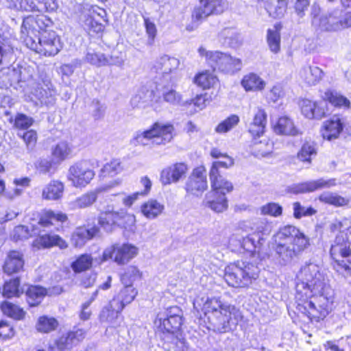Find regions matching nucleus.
I'll return each instance as SVG.
<instances>
[{
    "label": "nucleus",
    "instance_id": "obj_1",
    "mask_svg": "<svg viewBox=\"0 0 351 351\" xmlns=\"http://www.w3.org/2000/svg\"><path fill=\"white\" fill-rule=\"evenodd\" d=\"M295 286V308L298 313L316 322L330 312L332 291L318 265L310 263L304 266L298 275Z\"/></svg>",
    "mask_w": 351,
    "mask_h": 351
},
{
    "label": "nucleus",
    "instance_id": "obj_2",
    "mask_svg": "<svg viewBox=\"0 0 351 351\" xmlns=\"http://www.w3.org/2000/svg\"><path fill=\"white\" fill-rule=\"evenodd\" d=\"M193 307L197 311L201 310L209 323L219 332H225L230 322H237L241 317V312L234 305L217 298H197L193 302Z\"/></svg>",
    "mask_w": 351,
    "mask_h": 351
},
{
    "label": "nucleus",
    "instance_id": "obj_3",
    "mask_svg": "<svg viewBox=\"0 0 351 351\" xmlns=\"http://www.w3.org/2000/svg\"><path fill=\"white\" fill-rule=\"evenodd\" d=\"M173 136L174 127L173 125L156 122L149 129L137 132L132 142L134 145L152 147L165 145L172 141Z\"/></svg>",
    "mask_w": 351,
    "mask_h": 351
},
{
    "label": "nucleus",
    "instance_id": "obj_4",
    "mask_svg": "<svg viewBox=\"0 0 351 351\" xmlns=\"http://www.w3.org/2000/svg\"><path fill=\"white\" fill-rule=\"evenodd\" d=\"M258 268L252 263L238 261L225 269L224 280L229 286L245 287L258 277Z\"/></svg>",
    "mask_w": 351,
    "mask_h": 351
},
{
    "label": "nucleus",
    "instance_id": "obj_5",
    "mask_svg": "<svg viewBox=\"0 0 351 351\" xmlns=\"http://www.w3.org/2000/svg\"><path fill=\"white\" fill-rule=\"evenodd\" d=\"M23 41L28 48L44 56H54L62 47L60 37L53 31L40 32L34 38L28 35Z\"/></svg>",
    "mask_w": 351,
    "mask_h": 351
},
{
    "label": "nucleus",
    "instance_id": "obj_6",
    "mask_svg": "<svg viewBox=\"0 0 351 351\" xmlns=\"http://www.w3.org/2000/svg\"><path fill=\"white\" fill-rule=\"evenodd\" d=\"M277 263L282 266L292 263L308 247V239L298 238L295 242L271 243Z\"/></svg>",
    "mask_w": 351,
    "mask_h": 351
},
{
    "label": "nucleus",
    "instance_id": "obj_7",
    "mask_svg": "<svg viewBox=\"0 0 351 351\" xmlns=\"http://www.w3.org/2000/svg\"><path fill=\"white\" fill-rule=\"evenodd\" d=\"M341 12L335 9L321 14V8L314 3L311 8V25L317 32H335L342 29L339 19Z\"/></svg>",
    "mask_w": 351,
    "mask_h": 351
},
{
    "label": "nucleus",
    "instance_id": "obj_8",
    "mask_svg": "<svg viewBox=\"0 0 351 351\" xmlns=\"http://www.w3.org/2000/svg\"><path fill=\"white\" fill-rule=\"evenodd\" d=\"M198 51L202 56H204L208 64L214 70L218 69L227 73H233L240 70L241 61L239 58H233L220 51H207L204 47L199 48Z\"/></svg>",
    "mask_w": 351,
    "mask_h": 351
},
{
    "label": "nucleus",
    "instance_id": "obj_9",
    "mask_svg": "<svg viewBox=\"0 0 351 351\" xmlns=\"http://www.w3.org/2000/svg\"><path fill=\"white\" fill-rule=\"evenodd\" d=\"M223 8L221 0H200L192 12L191 24L186 27V29L193 30L208 16L223 12Z\"/></svg>",
    "mask_w": 351,
    "mask_h": 351
},
{
    "label": "nucleus",
    "instance_id": "obj_10",
    "mask_svg": "<svg viewBox=\"0 0 351 351\" xmlns=\"http://www.w3.org/2000/svg\"><path fill=\"white\" fill-rule=\"evenodd\" d=\"M138 252V248L134 245L117 243L104 250L101 261H106L108 259H113L118 265H125L134 258Z\"/></svg>",
    "mask_w": 351,
    "mask_h": 351
},
{
    "label": "nucleus",
    "instance_id": "obj_11",
    "mask_svg": "<svg viewBox=\"0 0 351 351\" xmlns=\"http://www.w3.org/2000/svg\"><path fill=\"white\" fill-rule=\"evenodd\" d=\"M330 254L337 267L349 269V264L351 263V244L346 241L343 232L336 236L331 245Z\"/></svg>",
    "mask_w": 351,
    "mask_h": 351
},
{
    "label": "nucleus",
    "instance_id": "obj_12",
    "mask_svg": "<svg viewBox=\"0 0 351 351\" xmlns=\"http://www.w3.org/2000/svg\"><path fill=\"white\" fill-rule=\"evenodd\" d=\"M95 176L92 164L88 160H81L69 169L68 179L75 187H84Z\"/></svg>",
    "mask_w": 351,
    "mask_h": 351
},
{
    "label": "nucleus",
    "instance_id": "obj_13",
    "mask_svg": "<svg viewBox=\"0 0 351 351\" xmlns=\"http://www.w3.org/2000/svg\"><path fill=\"white\" fill-rule=\"evenodd\" d=\"M51 24V19L44 14L27 16L23 20L21 25L22 38L24 39V37L28 35L38 36L40 32L47 31L46 29Z\"/></svg>",
    "mask_w": 351,
    "mask_h": 351
},
{
    "label": "nucleus",
    "instance_id": "obj_14",
    "mask_svg": "<svg viewBox=\"0 0 351 351\" xmlns=\"http://www.w3.org/2000/svg\"><path fill=\"white\" fill-rule=\"evenodd\" d=\"M86 336L83 329H76L63 334L49 346V351H71Z\"/></svg>",
    "mask_w": 351,
    "mask_h": 351
},
{
    "label": "nucleus",
    "instance_id": "obj_15",
    "mask_svg": "<svg viewBox=\"0 0 351 351\" xmlns=\"http://www.w3.org/2000/svg\"><path fill=\"white\" fill-rule=\"evenodd\" d=\"M158 329L164 334L167 332L170 335V341L179 346V343L182 345L181 348L185 346V340L178 337V332L179 331L182 324V319L177 317H162L160 315L156 322Z\"/></svg>",
    "mask_w": 351,
    "mask_h": 351
},
{
    "label": "nucleus",
    "instance_id": "obj_16",
    "mask_svg": "<svg viewBox=\"0 0 351 351\" xmlns=\"http://www.w3.org/2000/svg\"><path fill=\"white\" fill-rule=\"evenodd\" d=\"M123 310V306L117 302V300H111L105 306L100 314L99 319L101 322L109 324L112 327L119 326L123 321L120 313Z\"/></svg>",
    "mask_w": 351,
    "mask_h": 351
},
{
    "label": "nucleus",
    "instance_id": "obj_17",
    "mask_svg": "<svg viewBox=\"0 0 351 351\" xmlns=\"http://www.w3.org/2000/svg\"><path fill=\"white\" fill-rule=\"evenodd\" d=\"M206 169L204 167L195 168L186 184V189L192 194L198 195L207 189Z\"/></svg>",
    "mask_w": 351,
    "mask_h": 351
},
{
    "label": "nucleus",
    "instance_id": "obj_18",
    "mask_svg": "<svg viewBox=\"0 0 351 351\" xmlns=\"http://www.w3.org/2000/svg\"><path fill=\"white\" fill-rule=\"evenodd\" d=\"M188 167L184 162H177L163 169L160 173V181L167 185L176 183L186 176Z\"/></svg>",
    "mask_w": 351,
    "mask_h": 351
},
{
    "label": "nucleus",
    "instance_id": "obj_19",
    "mask_svg": "<svg viewBox=\"0 0 351 351\" xmlns=\"http://www.w3.org/2000/svg\"><path fill=\"white\" fill-rule=\"evenodd\" d=\"M343 130V123L339 115H333L322 123V136L324 139L332 141L339 138Z\"/></svg>",
    "mask_w": 351,
    "mask_h": 351
},
{
    "label": "nucleus",
    "instance_id": "obj_20",
    "mask_svg": "<svg viewBox=\"0 0 351 351\" xmlns=\"http://www.w3.org/2000/svg\"><path fill=\"white\" fill-rule=\"evenodd\" d=\"M337 185L336 179L325 180L321 178L317 180L302 182L293 186L291 188L294 193H311L322 189H329Z\"/></svg>",
    "mask_w": 351,
    "mask_h": 351
},
{
    "label": "nucleus",
    "instance_id": "obj_21",
    "mask_svg": "<svg viewBox=\"0 0 351 351\" xmlns=\"http://www.w3.org/2000/svg\"><path fill=\"white\" fill-rule=\"evenodd\" d=\"M308 239L305 234L297 228L287 225L280 228L273 236L271 243H289L295 242L296 239Z\"/></svg>",
    "mask_w": 351,
    "mask_h": 351
},
{
    "label": "nucleus",
    "instance_id": "obj_22",
    "mask_svg": "<svg viewBox=\"0 0 351 351\" xmlns=\"http://www.w3.org/2000/svg\"><path fill=\"white\" fill-rule=\"evenodd\" d=\"M300 105L302 114L308 119H321L325 115V110L321 102L304 99Z\"/></svg>",
    "mask_w": 351,
    "mask_h": 351
},
{
    "label": "nucleus",
    "instance_id": "obj_23",
    "mask_svg": "<svg viewBox=\"0 0 351 351\" xmlns=\"http://www.w3.org/2000/svg\"><path fill=\"white\" fill-rule=\"evenodd\" d=\"M33 246L40 248H50L58 246L60 249H66L68 247L66 242L57 234H45L39 236L33 241Z\"/></svg>",
    "mask_w": 351,
    "mask_h": 351
},
{
    "label": "nucleus",
    "instance_id": "obj_24",
    "mask_svg": "<svg viewBox=\"0 0 351 351\" xmlns=\"http://www.w3.org/2000/svg\"><path fill=\"white\" fill-rule=\"evenodd\" d=\"M24 266L23 254L18 251H10L3 267L5 273L11 275L21 271Z\"/></svg>",
    "mask_w": 351,
    "mask_h": 351
},
{
    "label": "nucleus",
    "instance_id": "obj_25",
    "mask_svg": "<svg viewBox=\"0 0 351 351\" xmlns=\"http://www.w3.org/2000/svg\"><path fill=\"white\" fill-rule=\"evenodd\" d=\"M300 77L308 86H314L319 82L323 76V71L318 66L306 65L299 73Z\"/></svg>",
    "mask_w": 351,
    "mask_h": 351
},
{
    "label": "nucleus",
    "instance_id": "obj_26",
    "mask_svg": "<svg viewBox=\"0 0 351 351\" xmlns=\"http://www.w3.org/2000/svg\"><path fill=\"white\" fill-rule=\"evenodd\" d=\"M267 124V114L263 109H258L249 125V132L254 137L261 136Z\"/></svg>",
    "mask_w": 351,
    "mask_h": 351
},
{
    "label": "nucleus",
    "instance_id": "obj_27",
    "mask_svg": "<svg viewBox=\"0 0 351 351\" xmlns=\"http://www.w3.org/2000/svg\"><path fill=\"white\" fill-rule=\"evenodd\" d=\"M101 189L90 191L82 195L73 201L69 202V206L71 210L85 208L93 205L97 199V195L101 192Z\"/></svg>",
    "mask_w": 351,
    "mask_h": 351
},
{
    "label": "nucleus",
    "instance_id": "obj_28",
    "mask_svg": "<svg viewBox=\"0 0 351 351\" xmlns=\"http://www.w3.org/2000/svg\"><path fill=\"white\" fill-rule=\"evenodd\" d=\"M204 204L215 213H223L228 206L226 196L210 192L206 195Z\"/></svg>",
    "mask_w": 351,
    "mask_h": 351
},
{
    "label": "nucleus",
    "instance_id": "obj_29",
    "mask_svg": "<svg viewBox=\"0 0 351 351\" xmlns=\"http://www.w3.org/2000/svg\"><path fill=\"white\" fill-rule=\"evenodd\" d=\"M64 190L62 182L51 180L43 189L42 197L45 200H58L62 198Z\"/></svg>",
    "mask_w": 351,
    "mask_h": 351
},
{
    "label": "nucleus",
    "instance_id": "obj_30",
    "mask_svg": "<svg viewBox=\"0 0 351 351\" xmlns=\"http://www.w3.org/2000/svg\"><path fill=\"white\" fill-rule=\"evenodd\" d=\"M165 210V206L154 199H150L141 206V211L148 219H154L160 215Z\"/></svg>",
    "mask_w": 351,
    "mask_h": 351
},
{
    "label": "nucleus",
    "instance_id": "obj_31",
    "mask_svg": "<svg viewBox=\"0 0 351 351\" xmlns=\"http://www.w3.org/2000/svg\"><path fill=\"white\" fill-rule=\"evenodd\" d=\"M56 8V5L53 2L48 3L46 0L40 1L38 0H23L22 1L21 10L27 12H49L54 10Z\"/></svg>",
    "mask_w": 351,
    "mask_h": 351
},
{
    "label": "nucleus",
    "instance_id": "obj_32",
    "mask_svg": "<svg viewBox=\"0 0 351 351\" xmlns=\"http://www.w3.org/2000/svg\"><path fill=\"white\" fill-rule=\"evenodd\" d=\"M210 179L213 189L210 193L226 196L227 193H230L233 190L232 184L223 178L220 174L210 176Z\"/></svg>",
    "mask_w": 351,
    "mask_h": 351
},
{
    "label": "nucleus",
    "instance_id": "obj_33",
    "mask_svg": "<svg viewBox=\"0 0 351 351\" xmlns=\"http://www.w3.org/2000/svg\"><path fill=\"white\" fill-rule=\"evenodd\" d=\"M180 65L178 59L167 55L161 56L157 62V69L161 74L168 75L176 71Z\"/></svg>",
    "mask_w": 351,
    "mask_h": 351
},
{
    "label": "nucleus",
    "instance_id": "obj_34",
    "mask_svg": "<svg viewBox=\"0 0 351 351\" xmlns=\"http://www.w3.org/2000/svg\"><path fill=\"white\" fill-rule=\"evenodd\" d=\"M241 85L246 91H259L264 89L266 83L258 75L249 73L243 77Z\"/></svg>",
    "mask_w": 351,
    "mask_h": 351
},
{
    "label": "nucleus",
    "instance_id": "obj_35",
    "mask_svg": "<svg viewBox=\"0 0 351 351\" xmlns=\"http://www.w3.org/2000/svg\"><path fill=\"white\" fill-rule=\"evenodd\" d=\"M317 153L316 144L313 141H306L297 154V158L302 162L311 164L312 158Z\"/></svg>",
    "mask_w": 351,
    "mask_h": 351
},
{
    "label": "nucleus",
    "instance_id": "obj_36",
    "mask_svg": "<svg viewBox=\"0 0 351 351\" xmlns=\"http://www.w3.org/2000/svg\"><path fill=\"white\" fill-rule=\"evenodd\" d=\"M322 97L324 100L329 101L336 107H343L346 108L350 107V100L335 90H327Z\"/></svg>",
    "mask_w": 351,
    "mask_h": 351
},
{
    "label": "nucleus",
    "instance_id": "obj_37",
    "mask_svg": "<svg viewBox=\"0 0 351 351\" xmlns=\"http://www.w3.org/2000/svg\"><path fill=\"white\" fill-rule=\"evenodd\" d=\"M274 131L277 134L284 135L295 136L298 134L292 120L287 117L279 118L276 125L274 126Z\"/></svg>",
    "mask_w": 351,
    "mask_h": 351
},
{
    "label": "nucleus",
    "instance_id": "obj_38",
    "mask_svg": "<svg viewBox=\"0 0 351 351\" xmlns=\"http://www.w3.org/2000/svg\"><path fill=\"white\" fill-rule=\"evenodd\" d=\"M47 294V290L40 286H30L26 291L27 301L29 306L39 304Z\"/></svg>",
    "mask_w": 351,
    "mask_h": 351
},
{
    "label": "nucleus",
    "instance_id": "obj_39",
    "mask_svg": "<svg viewBox=\"0 0 351 351\" xmlns=\"http://www.w3.org/2000/svg\"><path fill=\"white\" fill-rule=\"evenodd\" d=\"M137 293L136 289L132 285H125L118 295L112 300H117V302L121 304L123 308L125 305L131 303L134 300Z\"/></svg>",
    "mask_w": 351,
    "mask_h": 351
},
{
    "label": "nucleus",
    "instance_id": "obj_40",
    "mask_svg": "<svg viewBox=\"0 0 351 351\" xmlns=\"http://www.w3.org/2000/svg\"><path fill=\"white\" fill-rule=\"evenodd\" d=\"M280 32L277 25L272 29H267V43L270 51L274 53H278L280 51Z\"/></svg>",
    "mask_w": 351,
    "mask_h": 351
},
{
    "label": "nucleus",
    "instance_id": "obj_41",
    "mask_svg": "<svg viewBox=\"0 0 351 351\" xmlns=\"http://www.w3.org/2000/svg\"><path fill=\"white\" fill-rule=\"evenodd\" d=\"M319 199L325 204H330L337 207L346 206L350 203V199L342 197L337 193L324 192L319 196Z\"/></svg>",
    "mask_w": 351,
    "mask_h": 351
},
{
    "label": "nucleus",
    "instance_id": "obj_42",
    "mask_svg": "<svg viewBox=\"0 0 351 351\" xmlns=\"http://www.w3.org/2000/svg\"><path fill=\"white\" fill-rule=\"evenodd\" d=\"M72 153V147L70 144L66 141L58 143L52 149V156L58 162H61L66 160Z\"/></svg>",
    "mask_w": 351,
    "mask_h": 351
},
{
    "label": "nucleus",
    "instance_id": "obj_43",
    "mask_svg": "<svg viewBox=\"0 0 351 351\" xmlns=\"http://www.w3.org/2000/svg\"><path fill=\"white\" fill-rule=\"evenodd\" d=\"M1 310L4 315L17 320L23 319L25 315V312L19 306L7 301L1 303Z\"/></svg>",
    "mask_w": 351,
    "mask_h": 351
},
{
    "label": "nucleus",
    "instance_id": "obj_44",
    "mask_svg": "<svg viewBox=\"0 0 351 351\" xmlns=\"http://www.w3.org/2000/svg\"><path fill=\"white\" fill-rule=\"evenodd\" d=\"M272 230V225L266 219H256L253 220V234L258 239L264 235L269 234Z\"/></svg>",
    "mask_w": 351,
    "mask_h": 351
},
{
    "label": "nucleus",
    "instance_id": "obj_45",
    "mask_svg": "<svg viewBox=\"0 0 351 351\" xmlns=\"http://www.w3.org/2000/svg\"><path fill=\"white\" fill-rule=\"evenodd\" d=\"M264 241L265 239L262 237H259L258 239L254 234H249L243 239L241 247L246 251L254 252L261 248Z\"/></svg>",
    "mask_w": 351,
    "mask_h": 351
},
{
    "label": "nucleus",
    "instance_id": "obj_46",
    "mask_svg": "<svg viewBox=\"0 0 351 351\" xmlns=\"http://www.w3.org/2000/svg\"><path fill=\"white\" fill-rule=\"evenodd\" d=\"M66 220L67 216L63 213L47 210L43 214L39 223L43 226H48L53 224V221L64 222Z\"/></svg>",
    "mask_w": 351,
    "mask_h": 351
},
{
    "label": "nucleus",
    "instance_id": "obj_47",
    "mask_svg": "<svg viewBox=\"0 0 351 351\" xmlns=\"http://www.w3.org/2000/svg\"><path fill=\"white\" fill-rule=\"evenodd\" d=\"M194 82L199 87L206 89L213 86L217 82V77L208 71L197 74L194 79Z\"/></svg>",
    "mask_w": 351,
    "mask_h": 351
},
{
    "label": "nucleus",
    "instance_id": "obj_48",
    "mask_svg": "<svg viewBox=\"0 0 351 351\" xmlns=\"http://www.w3.org/2000/svg\"><path fill=\"white\" fill-rule=\"evenodd\" d=\"M58 326V322L55 318L42 316L38 320L36 329L40 332L48 333L55 330Z\"/></svg>",
    "mask_w": 351,
    "mask_h": 351
},
{
    "label": "nucleus",
    "instance_id": "obj_49",
    "mask_svg": "<svg viewBox=\"0 0 351 351\" xmlns=\"http://www.w3.org/2000/svg\"><path fill=\"white\" fill-rule=\"evenodd\" d=\"M23 293L20 289L19 278L11 279L6 282L3 288V295L5 298L19 297Z\"/></svg>",
    "mask_w": 351,
    "mask_h": 351
},
{
    "label": "nucleus",
    "instance_id": "obj_50",
    "mask_svg": "<svg viewBox=\"0 0 351 351\" xmlns=\"http://www.w3.org/2000/svg\"><path fill=\"white\" fill-rule=\"evenodd\" d=\"M271 149L272 145L267 138L259 141L254 138L252 149L256 156H266L271 152Z\"/></svg>",
    "mask_w": 351,
    "mask_h": 351
},
{
    "label": "nucleus",
    "instance_id": "obj_51",
    "mask_svg": "<svg viewBox=\"0 0 351 351\" xmlns=\"http://www.w3.org/2000/svg\"><path fill=\"white\" fill-rule=\"evenodd\" d=\"M93 258L89 254H82L71 264V267L75 272H82L90 268Z\"/></svg>",
    "mask_w": 351,
    "mask_h": 351
},
{
    "label": "nucleus",
    "instance_id": "obj_52",
    "mask_svg": "<svg viewBox=\"0 0 351 351\" xmlns=\"http://www.w3.org/2000/svg\"><path fill=\"white\" fill-rule=\"evenodd\" d=\"M142 274L135 266H129L125 273L121 276V280L124 285H132V282L140 280Z\"/></svg>",
    "mask_w": 351,
    "mask_h": 351
},
{
    "label": "nucleus",
    "instance_id": "obj_53",
    "mask_svg": "<svg viewBox=\"0 0 351 351\" xmlns=\"http://www.w3.org/2000/svg\"><path fill=\"white\" fill-rule=\"evenodd\" d=\"M55 95V90L49 87H47V89L41 87L36 90V96L42 104L47 106L51 105L54 103Z\"/></svg>",
    "mask_w": 351,
    "mask_h": 351
},
{
    "label": "nucleus",
    "instance_id": "obj_54",
    "mask_svg": "<svg viewBox=\"0 0 351 351\" xmlns=\"http://www.w3.org/2000/svg\"><path fill=\"white\" fill-rule=\"evenodd\" d=\"M12 52L13 48L10 38L0 33V62L6 60Z\"/></svg>",
    "mask_w": 351,
    "mask_h": 351
},
{
    "label": "nucleus",
    "instance_id": "obj_55",
    "mask_svg": "<svg viewBox=\"0 0 351 351\" xmlns=\"http://www.w3.org/2000/svg\"><path fill=\"white\" fill-rule=\"evenodd\" d=\"M123 170L121 163L118 159H113L102 167L101 171L104 176H114Z\"/></svg>",
    "mask_w": 351,
    "mask_h": 351
},
{
    "label": "nucleus",
    "instance_id": "obj_56",
    "mask_svg": "<svg viewBox=\"0 0 351 351\" xmlns=\"http://www.w3.org/2000/svg\"><path fill=\"white\" fill-rule=\"evenodd\" d=\"M234 164V159L228 155H224L223 158L215 161L213 163L212 167L210 171V176H213L215 174H220L219 168L228 169L232 167Z\"/></svg>",
    "mask_w": 351,
    "mask_h": 351
},
{
    "label": "nucleus",
    "instance_id": "obj_57",
    "mask_svg": "<svg viewBox=\"0 0 351 351\" xmlns=\"http://www.w3.org/2000/svg\"><path fill=\"white\" fill-rule=\"evenodd\" d=\"M162 98L164 101L173 106L182 104V95L180 93L177 92L176 90L172 88L165 89L162 91Z\"/></svg>",
    "mask_w": 351,
    "mask_h": 351
},
{
    "label": "nucleus",
    "instance_id": "obj_58",
    "mask_svg": "<svg viewBox=\"0 0 351 351\" xmlns=\"http://www.w3.org/2000/svg\"><path fill=\"white\" fill-rule=\"evenodd\" d=\"M239 121V118L237 115H231L221 122L215 128L217 133H226L236 126Z\"/></svg>",
    "mask_w": 351,
    "mask_h": 351
},
{
    "label": "nucleus",
    "instance_id": "obj_59",
    "mask_svg": "<svg viewBox=\"0 0 351 351\" xmlns=\"http://www.w3.org/2000/svg\"><path fill=\"white\" fill-rule=\"evenodd\" d=\"M34 123V119L24 114H18L15 117L14 126L19 130H27Z\"/></svg>",
    "mask_w": 351,
    "mask_h": 351
},
{
    "label": "nucleus",
    "instance_id": "obj_60",
    "mask_svg": "<svg viewBox=\"0 0 351 351\" xmlns=\"http://www.w3.org/2000/svg\"><path fill=\"white\" fill-rule=\"evenodd\" d=\"M293 216L296 219H300L302 217L311 216L316 213V210L313 208H306L302 206L300 202L293 203Z\"/></svg>",
    "mask_w": 351,
    "mask_h": 351
},
{
    "label": "nucleus",
    "instance_id": "obj_61",
    "mask_svg": "<svg viewBox=\"0 0 351 351\" xmlns=\"http://www.w3.org/2000/svg\"><path fill=\"white\" fill-rule=\"evenodd\" d=\"M261 213L263 215H267L272 217H279L282 215V208L279 204L271 202L261 208Z\"/></svg>",
    "mask_w": 351,
    "mask_h": 351
},
{
    "label": "nucleus",
    "instance_id": "obj_62",
    "mask_svg": "<svg viewBox=\"0 0 351 351\" xmlns=\"http://www.w3.org/2000/svg\"><path fill=\"white\" fill-rule=\"evenodd\" d=\"M287 4L280 3L277 1L276 3H272L268 8V12L270 16L274 18H281L287 12Z\"/></svg>",
    "mask_w": 351,
    "mask_h": 351
},
{
    "label": "nucleus",
    "instance_id": "obj_63",
    "mask_svg": "<svg viewBox=\"0 0 351 351\" xmlns=\"http://www.w3.org/2000/svg\"><path fill=\"white\" fill-rule=\"evenodd\" d=\"M86 60L90 64L100 67L107 65L108 58L103 53H88Z\"/></svg>",
    "mask_w": 351,
    "mask_h": 351
},
{
    "label": "nucleus",
    "instance_id": "obj_64",
    "mask_svg": "<svg viewBox=\"0 0 351 351\" xmlns=\"http://www.w3.org/2000/svg\"><path fill=\"white\" fill-rule=\"evenodd\" d=\"M99 223L106 230L110 231L112 226L114 225V221L113 220V215L111 211L101 213L99 217Z\"/></svg>",
    "mask_w": 351,
    "mask_h": 351
}]
</instances>
